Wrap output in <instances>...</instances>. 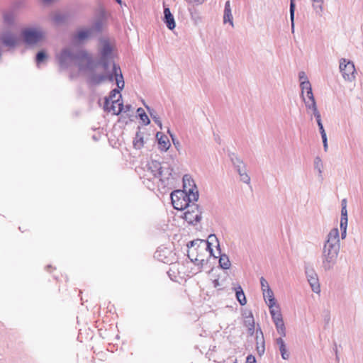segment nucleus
Listing matches in <instances>:
<instances>
[{"label":"nucleus","mask_w":363,"mask_h":363,"mask_svg":"<svg viewBox=\"0 0 363 363\" xmlns=\"http://www.w3.org/2000/svg\"><path fill=\"white\" fill-rule=\"evenodd\" d=\"M112 48L106 40L102 42L100 58L94 60L88 55L86 68L88 69V82L91 85H99L106 81L116 80L117 86L124 87V80L121 67L112 62Z\"/></svg>","instance_id":"1"},{"label":"nucleus","mask_w":363,"mask_h":363,"mask_svg":"<svg viewBox=\"0 0 363 363\" xmlns=\"http://www.w3.org/2000/svg\"><path fill=\"white\" fill-rule=\"evenodd\" d=\"M340 249V233L334 228L326 236L321 251V267L325 272L332 270L337 263Z\"/></svg>","instance_id":"2"},{"label":"nucleus","mask_w":363,"mask_h":363,"mask_svg":"<svg viewBox=\"0 0 363 363\" xmlns=\"http://www.w3.org/2000/svg\"><path fill=\"white\" fill-rule=\"evenodd\" d=\"M56 57L61 69H67L72 65H76L79 71L88 72L86 68L88 53L86 50H80L74 52L69 48H65Z\"/></svg>","instance_id":"3"},{"label":"nucleus","mask_w":363,"mask_h":363,"mask_svg":"<svg viewBox=\"0 0 363 363\" xmlns=\"http://www.w3.org/2000/svg\"><path fill=\"white\" fill-rule=\"evenodd\" d=\"M199 191L196 190L195 194H188L183 190H175L171 193V201L173 207L179 211H183L192 202L197 201Z\"/></svg>","instance_id":"4"},{"label":"nucleus","mask_w":363,"mask_h":363,"mask_svg":"<svg viewBox=\"0 0 363 363\" xmlns=\"http://www.w3.org/2000/svg\"><path fill=\"white\" fill-rule=\"evenodd\" d=\"M102 30L103 22L101 19H98L90 27L77 30L72 36V41L76 44H82L100 34Z\"/></svg>","instance_id":"5"},{"label":"nucleus","mask_w":363,"mask_h":363,"mask_svg":"<svg viewBox=\"0 0 363 363\" xmlns=\"http://www.w3.org/2000/svg\"><path fill=\"white\" fill-rule=\"evenodd\" d=\"M21 35L26 44L35 45L45 37V33L41 29L25 28L22 30Z\"/></svg>","instance_id":"6"},{"label":"nucleus","mask_w":363,"mask_h":363,"mask_svg":"<svg viewBox=\"0 0 363 363\" xmlns=\"http://www.w3.org/2000/svg\"><path fill=\"white\" fill-rule=\"evenodd\" d=\"M186 211L184 213V220L189 224L196 225L201 220L202 209L199 205L192 202L186 207Z\"/></svg>","instance_id":"7"},{"label":"nucleus","mask_w":363,"mask_h":363,"mask_svg":"<svg viewBox=\"0 0 363 363\" xmlns=\"http://www.w3.org/2000/svg\"><path fill=\"white\" fill-rule=\"evenodd\" d=\"M0 42L5 47L13 48L18 43V36L10 28H5L0 33Z\"/></svg>","instance_id":"8"},{"label":"nucleus","mask_w":363,"mask_h":363,"mask_svg":"<svg viewBox=\"0 0 363 363\" xmlns=\"http://www.w3.org/2000/svg\"><path fill=\"white\" fill-rule=\"evenodd\" d=\"M160 162L156 160H152L146 164L143 169L144 174L140 177L148 181L157 179L158 177V172L160 170Z\"/></svg>","instance_id":"9"},{"label":"nucleus","mask_w":363,"mask_h":363,"mask_svg":"<svg viewBox=\"0 0 363 363\" xmlns=\"http://www.w3.org/2000/svg\"><path fill=\"white\" fill-rule=\"evenodd\" d=\"M305 273L312 291L315 294H319L320 292V286L315 269L312 267L306 266Z\"/></svg>","instance_id":"10"},{"label":"nucleus","mask_w":363,"mask_h":363,"mask_svg":"<svg viewBox=\"0 0 363 363\" xmlns=\"http://www.w3.org/2000/svg\"><path fill=\"white\" fill-rule=\"evenodd\" d=\"M255 341H256V350L257 352V354L259 356H262L264 353L265 345H264V339L263 333L260 328H257V330H256Z\"/></svg>","instance_id":"11"},{"label":"nucleus","mask_w":363,"mask_h":363,"mask_svg":"<svg viewBox=\"0 0 363 363\" xmlns=\"http://www.w3.org/2000/svg\"><path fill=\"white\" fill-rule=\"evenodd\" d=\"M196 186L194 181L189 176L184 175L183 177V191L188 194H195Z\"/></svg>","instance_id":"12"},{"label":"nucleus","mask_w":363,"mask_h":363,"mask_svg":"<svg viewBox=\"0 0 363 363\" xmlns=\"http://www.w3.org/2000/svg\"><path fill=\"white\" fill-rule=\"evenodd\" d=\"M345 67L346 69H345L342 72V77L348 82H352V80L354 79V77H354V73H355L354 65L352 62L348 61L347 65H345Z\"/></svg>","instance_id":"13"},{"label":"nucleus","mask_w":363,"mask_h":363,"mask_svg":"<svg viewBox=\"0 0 363 363\" xmlns=\"http://www.w3.org/2000/svg\"><path fill=\"white\" fill-rule=\"evenodd\" d=\"M164 22L169 30H173L175 26V21L169 8H164Z\"/></svg>","instance_id":"14"},{"label":"nucleus","mask_w":363,"mask_h":363,"mask_svg":"<svg viewBox=\"0 0 363 363\" xmlns=\"http://www.w3.org/2000/svg\"><path fill=\"white\" fill-rule=\"evenodd\" d=\"M213 240H216L217 242H218V240L216 236L214 234H211V235H210L208 236V240H206V241L203 240V243H201L202 244L201 250H204L206 251H208L209 253H210V256H214L213 250V248L211 247V242L213 241ZM217 247H218V249L220 250V245H219V243H218Z\"/></svg>","instance_id":"15"},{"label":"nucleus","mask_w":363,"mask_h":363,"mask_svg":"<svg viewBox=\"0 0 363 363\" xmlns=\"http://www.w3.org/2000/svg\"><path fill=\"white\" fill-rule=\"evenodd\" d=\"M156 137L158 140L159 148L162 151H167L170 147V143L167 135L157 133Z\"/></svg>","instance_id":"16"},{"label":"nucleus","mask_w":363,"mask_h":363,"mask_svg":"<svg viewBox=\"0 0 363 363\" xmlns=\"http://www.w3.org/2000/svg\"><path fill=\"white\" fill-rule=\"evenodd\" d=\"M264 299L269 308L276 306L277 301L274 296V293L271 289H267L266 291H262Z\"/></svg>","instance_id":"17"},{"label":"nucleus","mask_w":363,"mask_h":363,"mask_svg":"<svg viewBox=\"0 0 363 363\" xmlns=\"http://www.w3.org/2000/svg\"><path fill=\"white\" fill-rule=\"evenodd\" d=\"M300 87L301 89V97H308L313 95L312 91V87L310 82L308 80L301 81L300 84Z\"/></svg>","instance_id":"18"},{"label":"nucleus","mask_w":363,"mask_h":363,"mask_svg":"<svg viewBox=\"0 0 363 363\" xmlns=\"http://www.w3.org/2000/svg\"><path fill=\"white\" fill-rule=\"evenodd\" d=\"M276 343L279 346L281 357L286 360L289 358V353L287 352L286 344L282 337L276 339Z\"/></svg>","instance_id":"19"},{"label":"nucleus","mask_w":363,"mask_h":363,"mask_svg":"<svg viewBox=\"0 0 363 363\" xmlns=\"http://www.w3.org/2000/svg\"><path fill=\"white\" fill-rule=\"evenodd\" d=\"M269 312L274 323L283 320L282 315L281 313L279 305H276V306H272V308H269Z\"/></svg>","instance_id":"20"},{"label":"nucleus","mask_w":363,"mask_h":363,"mask_svg":"<svg viewBox=\"0 0 363 363\" xmlns=\"http://www.w3.org/2000/svg\"><path fill=\"white\" fill-rule=\"evenodd\" d=\"M233 15L231 13L230 4L229 1H227L225 4L223 22L225 23L229 22L232 26H233Z\"/></svg>","instance_id":"21"},{"label":"nucleus","mask_w":363,"mask_h":363,"mask_svg":"<svg viewBox=\"0 0 363 363\" xmlns=\"http://www.w3.org/2000/svg\"><path fill=\"white\" fill-rule=\"evenodd\" d=\"M228 157L235 169L245 164L243 160L234 152H229Z\"/></svg>","instance_id":"22"},{"label":"nucleus","mask_w":363,"mask_h":363,"mask_svg":"<svg viewBox=\"0 0 363 363\" xmlns=\"http://www.w3.org/2000/svg\"><path fill=\"white\" fill-rule=\"evenodd\" d=\"M69 18V15L68 13H56L52 19L54 22L57 24H65L66 23Z\"/></svg>","instance_id":"23"},{"label":"nucleus","mask_w":363,"mask_h":363,"mask_svg":"<svg viewBox=\"0 0 363 363\" xmlns=\"http://www.w3.org/2000/svg\"><path fill=\"white\" fill-rule=\"evenodd\" d=\"M172 170L169 168L163 169L161 166L160 170L158 172L157 178L162 183H165V182L167 181L169 179V177L172 175Z\"/></svg>","instance_id":"24"},{"label":"nucleus","mask_w":363,"mask_h":363,"mask_svg":"<svg viewBox=\"0 0 363 363\" xmlns=\"http://www.w3.org/2000/svg\"><path fill=\"white\" fill-rule=\"evenodd\" d=\"M235 291L238 301L240 303L241 306L245 305L247 303V300L242 287L240 286H238L235 288Z\"/></svg>","instance_id":"25"},{"label":"nucleus","mask_w":363,"mask_h":363,"mask_svg":"<svg viewBox=\"0 0 363 363\" xmlns=\"http://www.w3.org/2000/svg\"><path fill=\"white\" fill-rule=\"evenodd\" d=\"M144 145L143 135L140 131H138L133 140V146L135 149L140 150Z\"/></svg>","instance_id":"26"},{"label":"nucleus","mask_w":363,"mask_h":363,"mask_svg":"<svg viewBox=\"0 0 363 363\" xmlns=\"http://www.w3.org/2000/svg\"><path fill=\"white\" fill-rule=\"evenodd\" d=\"M303 100L305 103L306 107L308 111H311L312 109H315L316 107V102L314 98V96H310L308 97H303Z\"/></svg>","instance_id":"27"},{"label":"nucleus","mask_w":363,"mask_h":363,"mask_svg":"<svg viewBox=\"0 0 363 363\" xmlns=\"http://www.w3.org/2000/svg\"><path fill=\"white\" fill-rule=\"evenodd\" d=\"M219 265L223 269H228L230 267V262L228 257L225 254L220 255Z\"/></svg>","instance_id":"28"},{"label":"nucleus","mask_w":363,"mask_h":363,"mask_svg":"<svg viewBox=\"0 0 363 363\" xmlns=\"http://www.w3.org/2000/svg\"><path fill=\"white\" fill-rule=\"evenodd\" d=\"M15 16L12 11H6L4 13V22L5 24L11 26L14 24Z\"/></svg>","instance_id":"29"},{"label":"nucleus","mask_w":363,"mask_h":363,"mask_svg":"<svg viewBox=\"0 0 363 363\" xmlns=\"http://www.w3.org/2000/svg\"><path fill=\"white\" fill-rule=\"evenodd\" d=\"M295 0H290V8H289V12H290V20L291 23V30L292 33L294 32V15H295V9H296V4H295Z\"/></svg>","instance_id":"30"},{"label":"nucleus","mask_w":363,"mask_h":363,"mask_svg":"<svg viewBox=\"0 0 363 363\" xmlns=\"http://www.w3.org/2000/svg\"><path fill=\"white\" fill-rule=\"evenodd\" d=\"M118 101H119V99L113 100L112 101V104H111V108H110V110H112L113 111L114 114H116V115L120 114L123 111V102L118 103V110L116 109L115 104H117Z\"/></svg>","instance_id":"31"},{"label":"nucleus","mask_w":363,"mask_h":363,"mask_svg":"<svg viewBox=\"0 0 363 363\" xmlns=\"http://www.w3.org/2000/svg\"><path fill=\"white\" fill-rule=\"evenodd\" d=\"M314 168L318 170L319 176L322 177L323 164L320 157L318 156L314 160Z\"/></svg>","instance_id":"32"},{"label":"nucleus","mask_w":363,"mask_h":363,"mask_svg":"<svg viewBox=\"0 0 363 363\" xmlns=\"http://www.w3.org/2000/svg\"><path fill=\"white\" fill-rule=\"evenodd\" d=\"M145 108H147V111L149 112L150 116L152 117L154 122L160 128H162V122L159 117H157L156 115H155V111L153 109L150 108L148 106L145 105L144 104Z\"/></svg>","instance_id":"33"},{"label":"nucleus","mask_w":363,"mask_h":363,"mask_svg":"<svg viewBox=\"0 0 363 363\" xmlns=\"http://www.w3.org/2000/svg\"><path fill=\"white\" fill-rule=\"evenodd\" d=\"M121 89L118 86V89H114L111 91L108 98L105 99L104 102V108H107L108 105L109 104V99L112 100L116 97V94H120V91Z\"/></svg>","instance_id":"34"},{"label":"nucleus","mask_w":363,"mask_h":363,"mask_svg":"<svg viewBox=\"0 0 363 363\" xmlns=\"http://www.w3.org/2000/svg\"><path fill=\"white\" fill-rule=\"evenodd\" d=\"M347 222L348 219H340V230H341V238L342 239H345L347 235Z\"/></svg>","instance_id":"35"},{"label":"nucleus","mask_w":363,"mask_h":363,"mask_svg":"<svg viewBox=\"0 0 363 363\" xmlns=\"http://www.w3.org/2000/svg\"><path fill=\"white\" fill-rule=\"evenodd\" d=\"M277 333L281 335V337L286 336V328L284 320L274 323Z\"/></svg>","instance_id":"36"},{"label":"nucleus","mask_w":363,"mask_h":363,"mask_svg":"<svg viewBox=\"0 0 363 363\" xmlns=\"http://www.w3.org/2000/svg\"><path fill=\"white\" fill-rule=\"evenodd\" d=\"M341 218L340 219H348L347 218V199H343L341 201Z\"/></svg>","instance_id":"37"},{"label":"nucleus","mask_w":363,"mask_h":363,"mask_svg":"<svg viewBox=\"0 0 363 363\" xmlns=\"http://www.w3.org/2000/svg\"><path fill=\"white\" fill-rule=\"evenodd\" d=\"M244 325L246 327H250L255 325V320L252 313H250L248 315L245 317Z\"/></svg>","instance_id":"38"},{"label":"nucleus","mask_w":363,"mask_h":363,"mask_svg":"<svg viewBox=\"0 0 363 363\" xmlns=\"http://www.w3.org/2000/svg\"><path fill=\"white\" fill-rule=\"evenodd\" d=\"M190 14L191 18L194 23L197 24L201 21V18L199 15V13L196 10H190Z\"/></svg>","instance_id":"39"},{"label":"nucleus","mask_w":363,"mask_h":363,"mask_svg":"<svg viewBox=\"0 0 363 363\" xmlns=\"http://www.w3.org/2000/svg\"><path fill=\"white\" fill-rule=\"evenodd\" d=\"M47 58V55L45 51H39L36 54L35 60L38 65L43 62Z\"/></svg>","instance_id":"40"},{"label":"nucleus","mask_w":363,"mask_h":363,"mask_svg":"<svg viewBox=\"0 0 363 363\" xmlns=\"http://www.w3.org/2000/svg\"><path fill=\"white\" fill-rule=\"evenodd\" d=\"M199 252H196V250L194 249L188 250V257L192 262L196 263L199 260L198 255H196Z\"/></svg>","instance_id":"41"},{"label":"nucleus","mask_w":363,"mask_h":363,"mask_svg":"<svg viewBox=\"0 0 363 363\" xmlns=\"http://www.w3.org/2000/svg\"><path fill=\"white\" fill-rule=\"evenodd\" d=\"M318 3H316L315 4L313 5V9L315 10V13L321 16H322V12L323 11V5L322 4L323 3H320L319 4H318Z\"/></svg>","instance_id":"42"},{"label":"nucleus","mask_w":363,"mask_h":363,"mask_svg":"<svg viewBox=\"0 0 363 363\" xmlns=\"http://www.w3.org/2000/svg\"><path fill=\"white\" fill-rule=\"evenodd\" d=\"M260 284L262 291H264V290L266 291L267 289H271L267 281L262 277L260 278Z\"/></svg>","instance_id":"43"},{"label":"nucleus","mask_w":363,"mask_h":363,"mask_svg":"<svg viewBox=\"0 0 363 363\" xmlns=\"http://www.w3.org/2000/svg\"><path fill=\"white\" fill-rule=\"evenodd\" d=\"M201 243H203V240L196 239V240H194L188 242L186 246L189 250H192L194 247V244H201Z\"/></svg>","instance_id":"44"},{"label":"nucleus","mask_w":363,"mask_h":363,"mask_svg":"<svg viewBox=\"0 0 363 363\" xmlns=\"http://www.w3.org/2000/svg\"><path fill=\"white\" fill-rule=\"evenodd\" d=\"M139 117H140V120L143 122V123L145 125L150 124V121L148 116H147V114L145 113H140Z\"/></svg>","instance_id":"45"},{"label":"nucleus","mask_w":363,"mask_h":363,"mask_svg":"<svg viewBox=\"0 0 363 363\" xmlns=\"http://www.w3.org/2000/svg\"><path fill=\"white\" fill-rule=\"evenodd\" d=\"M240 181H242V182H244V183H245V184H249L250 183V176L247 174V173L242 174L240 176Z\"/></svg>","instance_id":"46"},{"label":"nucleus","mask_w":363,"mask_h":363,"mask_svg":"<svg viewBox=\"0 0 363 363\" xmlns=\"http://www.w3.org/2000/svg\"><path fill=\"white\" fill-rule=\"evenodd\" d=\"M347 62L348 61H347L346 59H345V58H341L340 59L339 67H340V71L341 73L342 72V71L346 69L345 65H347Z\"/></svg>","instance_id":"47"},{"label":"nucleus","mask_w":363,"mask_h":363,"mask_svg":"<svg viewBox=\"0 0 363 363\" xmlns=\"http://www.w3.org/2000/svg\"><path fill=\"white\" fill-rule=\"evenodd\" d=\"M237 171V172L238 173V174L240 176L242 174H245L247 173V169H246V164L245 165H242V167H240V168L235 169Z\"/></svg>","instance_id":"48"},{"label":"nucleus","mask_w":363,"mask_h":363,"mask_svg":"<svg viewBox=\"0 0 363 363\" xmlns=\"http://www.w3.org/2000/svg\"><path fill=\"white\" fill-rule=\"evenodd\" d=\"M246 363H257L255 357L252 354H249L247 357Z\"/></svg>","instance_id":"49"},{"label":"nucleus","mask_w":363,"mask_h":363,"mask_svg":"<svg viewBox=\"0 0 363 363\" xmlns=\"http://www.w3.org/2000/svg\"><path fill=\"white\" fill-rule=\"evenodd\" d=\"M298 78H299V80L301 82V81H303V80H308L306 75V73L303 71H301L298 73Z\"/></svg>","instance_id":"50"},{"label":"nucleus","mask_w":363,"mask_h":363,"mask_svg":"<svg viewBox=\"0 0 363 363\" xmlns=\"http://www.w3.org/2000/svg\"><path fill=\"white\" fill-rule=\"evenodd\" d=\"M318 125V128H319V131H320V133L321 135H323V134H326L325 131V129L323 128V123H322V121L317 123Z\"/></svg>","instance_id":"51"},{"label":"nucleus","mask_w":363,"mask_h":363,"mask_svg":"<svg viewBox=\"0 0 363 363\" xmlns=\"http://www.w3.org/2000/svg\"><path fill=\"white\" fill-rule=\"evenodd\" d=\"M315 114H313V116H314V117L316 119V122L318 123V121L319 122L322 121H321V116H320V113L319 111L318 110H315Z\"/></svg>","instance_id":"52"},{"label":"nucleus","mask_w":363,"mask_h":363,"mask_svg":"<svg viewBox=\"0 0 363 363\" xmlns=\"http://www.w3.org/2000/svg\"><path fill=\"white\" fill-rule=\"evenodd\" d=\"M315 114H313V116H314V117L316 119V122L318 123V121L319 122L322 121H321V116H320V113L319 111L318 110H315Z\"/></svg>","instance_id":"53"},{"label":"nucleus","mask_w":363,"mask_h":363,"mask_svg":"<svg viewBox=\"0 0 363 363\" xmlns=\"http://www.w3.org/2000/svg\"><path fill=\"white\" fill-rule=\"evenodd\" d=\"M247 328L249 335L252 336L255 333H256V330H255V325Z\"/></svg>","instance_id":"54"},{"label":"nucleus","mask_w":363,"mask_h":363,"mask_svg":"<svg viewBox=\"0 0 363 363\" xmlns=\"http://www.w3.org/2000/svg\"><path fill=\"white\" fill-rule=\"evenodd\" d=\"M206 263V261L204 259H199V260L196 261V262L194 264L198 266L203 267Z\"/></svg>","instance_id":"55"},{"label":"nucleus","mask_w":363,"mask_h":363,"mask_svg":"<svg viewBox=\"0 0 363 363\" xmlns=\"http://www.w3.org/2000/svg\"><path fill=\"white\" fill-rule=\"evenodd\" d=\"M131 108H132V106L130 104H127L125 106L123 105V111L129 112V111H130Z\"/></svg>","instance_id":"56"},{"label":"nucleus","mask_w":363,"mask_h":363,"mask_svg":"<svg viewBox=\"0 0 363 363\" xmlns=\"http://www.w3.org/2000/svg\"><path fill=\"white\" fill-rule=\"evenodd\" d=\"M194 250H196V252H198L199 250H201L202 244H194Z\"/></svg>","instance_id":"57"},{"label":"nucleus","mask_w":363,"mask_h":363,"mask_svg":"<svg viewBox=\"0 0 363 363\" xmlns=\"http://www.w3.org/2000/svg\"><path fill=\"white\" fill-rule=\"evenodd\" d=\"M321 138H322V140H323V145L328 144L327 135L326 134H323V135H321Z\"/></svg>","instance_id":"58"},{"label":"nucleus","mask_w":363,"mask_h":363,"mask_svg":"<svg viewBox=\"0 0 363 363\" xmlns=\"http://www.w3.org/2000/svg\"><path fill=\"white\" fill-rule=\"evenodd\" d=\"M213 286L215 288H218V286H220V283H219V281L218 279H215L213 281Z\"/></svg>","instance_id":"59"},{"label":"nucleus","mask_w":363,"mask_h":363,"mask_svg":"<svg viewBox=\"0 0 363 363\" xmlns=\"http://www.w3.org/2000/svg\"><path fill=\"white\" fill-rule=\"evenodd\" d=\"M137 113H138V116H139V115H140V113H145V111H144V109H143V108H138L137 109Z\"/></svg>","instance_id":"60"},{"label":"nucleus","mask_w":363,"mask_h":363,"mask_svg":"<svg viewBox=\"0 0 363 363\" xmlns=\"http://www.w3.org/2000/svg\"><path fill=\"white\" fill-rule=\"evenodd\" d=\"M194 1L198 4H201L204 1V0H194Z\"/></svg>","instance_id":"61"},{"label":"nucleus","mask_w":363,"mask_h":363,"mask_svg":"<svg viewBox=\"0 0 363 363\" xmlns=\"http://www.w3.org/2000/svg\"><path fill=\"white\" fill-rule=\"evenodd\" d=\"M167 132H168V133L170 135L171 138H172V140H173V143H174V144L175 145V142H174V135L171 133V132H170V130H168V131H167Z\"/></svg>","instance_id":"62"},{"label":"nucleus","mask_w":363,"mask_h":363,"mask_svg":"<svg viewBox=\"0 0 363 363\" xmlns=\"http://www.w3.org/2000/svg\"><path fill=\"white\" fill-rule=\"evenodd\" d=\"M44 3L50 4L52 3L54 0H43Z\"/></svg>","instance_id":"63"},{"label":"nucleus","mask_w":363,"mask_h":363,"mask_svg":"<svg viewBox=\"0 0 363 363\" xmlns=\"http://www.w3.org/2000/svg\"><path fill=\"white\" fill-rule=\"evenodd\" d=\"M328 144H326V145H323V148H324V150H325V152H327V150H328Z\"/></svg>","instance_id":"64"}]
</instances>
